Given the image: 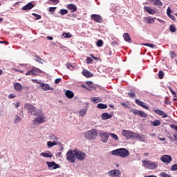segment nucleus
Here are the masks:
<instances>
[{
	"mask_svg": "<svg viewBox=\"0 0 177 177\" xmlns=\"http://www.w3.org/2000/svg\"><path fill=\"white\" fill-rule=\"evenodd\" d=\"M168 17H169L170 19H171V20H174L175 21V16L172 15L170 14V15H167Z\"/></svg>",
	"mask_w": 177,
	"mask_h": 177,
	"instance_id": "nucleus-62",
	"label": "nucleus"
},
{
	"mask_svg": "<svg viewBox=\"0 0 177 177\" xmlns=\"http://www.w3.org/2000/svg\"><path fill=\"white\" fill-rule=\"evenodd\" d=\"M153 111H154V113H156V114H158V115H161L162 111L158 109H153Z\"/></svg>",
	"mask_w": 177,
	"mask_h": 177,
	"instance_id": "nucleus-39",
	"label": "nucleus"
},
{
	"mask_svg": "<svg viewBox=\"0 0 177 177\" xmlns=\"http://www.w3.org/2000/svg\"><path fill=\"white\" fill-rule=\"evenodd\" d=\"M103 40L102 39H98L96 42V45L97 46H98V48H102V46H103Z\"/></svg>",
	"mask_w": 177,
	"mask_h": 177,
	"instance_id": "nucleus-34",
	"label": "nucleus"
},
{
	"mask_svg": "<svg viewBox=\"0 0 177 177\" xmlns=\"http://www.w3.org/2000/svg\"><path fill=\"white\" fill-rule=\"evenodd\" d=\"M159 176L160 177H171L170 175H169L168 174L165 173V172H161Z\"/></svg>",
	"mask_w": 177,
	"mask_h": 177,
	"instance_id": "nucleus-43",
	"label": "nucleus"
},
{
	"mask_svg": "<svg viewBox=\"0 0 177 177\" xmlns=\"http://www.w3.org/2000/svg\"><path fill=\"white\" fill-rule=\"evenodd\" d=\"M62 37H64V38H71L73 37V35L70 32H64L62 34Z\"/></svg>",
	"mask_w": 177,
	"mask_h": 177,
	"instance_id": "nucleus-36",
	"label": "nucleus"
},
{
	"mask_svg": "<svg viewBox=\"0 0 177 177\" xmlns=\"http://www.w3.org/2000/svg\"><path fill=\"white\" fill-rule=\"evenodd\" d=\"M51 140H57V137H56V136L52 134L50 136Z\"/></svg>",
	"mask_w": 177,
	"mask_h": 177,
	"instance_id": "nucleus-57",
	"label": "nucleus"
},
{
	"mask_svg": "<svg viewBox=\"0 0 177 177\" xmlns=\"http://www.w3.org/2000/svg\"><path fill=\"white\" fill-rule=\"evenodd\" d=\"M59 82H62L61 78H57L55 80V84H59Z\"/></svg>",
	"mask_w": 177,
	"mask_h": 177,
	"instance_id": "nucleus-60",
	"label": "nucleus"
},
{
	"mask_svg": "<svg viewBox=\"0 0 177 177\" xmlns=\"http://www.w3.org/2000/svg\"><path fill=\"white\" fill-rule=\"evenodd\" d=\"M86 84L91 88V89H96V87L93 86V83L92 82H86Z\"/></svg>",
	"mask_w": 177,
	"mask_h": 177,
	"instance_id": "nucleus-35",
	"label": "nucleus"
},
{
	"mask_svg": "<svg viewBox=\"0 0 177 177\" xmlns=\"http://www.w3.org/2000/svg\"><path fill=\"white\" fill-rule=\"evenodd\" d=\"M160 115H162V118H167V117H168V115L163 111H162V113L160 114Z\"/></svg>",
	"mask_w": 177,
	"mask_h": 177,
	"instance_id": "nucleus-56",
	"label": "nucleus"
},
{
	"mask_svg": "<svg viewBox=\"0 0 177 177\" xmlns=\"http://www.w3.org/2000/svg\"><path fill=\"white\" fill-rule=\"evenodd\" d=\"M112 156H117L118 157H122V158H126L129 156V151L125 148H120L111 151Z\"/></svg>",
	"mask_w": 177,
	"mask_h": 177,
	"instance_id": "nucleus-1",
	"label": "nucleus"
},
{
	"mask_svg": "<svg viewBox=\"0 0 177 177\" xmlns=\"http://www.w3.org/2000/svg\"><path fill=\"white\" fill-rule=\"evenodd\" d=\"M73 153H75V158L79 161H84L86 158V154L78 149L73 150Z\"/></svg>",
	"mask_w": 177,
	"mask_h": 177,
	"instance_id": "nucleus-5",
	"label": "nucleus"
},
{
	"mask_svg": "<svg viewBox=\"0 0 177 177\" xmlns=\"http://www.w3.org/2000/svg\"><path fill=\"white\" fill-rule=\"evenodd\" d=\"M169 54H170L171 59H174V57H175V52L174 51H170Z\"/></svg>",
	"mask_w": 177,
	"mask_h": 177,
	"instance_id": "nucleus-59",
	"label": "nucleus"
},
{
	"mask_svg": "<svg viewBox=\"0 0 177 177\" xmlns=\"http://www.w3.org/2000/svg\"><path fill=\"white\" fill-rule=\"evenodd\" d=\"M57 145H59V146H63V145L61 142H57L56 141H48L47 142L48 147H53V146H57Z\"/></svg>",
	"mask_w": 177,
	"mask_h": 177,
	"instance_id": "nucleus-20",
	"label": "nucleus"
},
{
	"mask_svg": "<svg viewBox=\"0 0 177 177\" xmlns=\"http://www.w3.org/2000/svg\"><path fill=\"white\" fill-rule=\"evenodd\" d=\"M132 113L136 115H139L141 118H146L147 113L143 112V111H139L138 109H133Z\"/></svg>",
	"mask_w": 177,
	"mask_h": 177,
	"instance_id": "nucleus-11",
	"label": "nucleus"
},
{
	"mask_svg": "<svg viewBox=\"0 0 177 177\" xmlns=\"http://www.w3.org/2000/svg\"><path fill=\"white\" fill-rule=\"evenodd\" d=\"M127 94L129 95V97H131V99H134V97H136L134 93H127Z\"/></svg>",
	"mask_w": 177,
	"mask_h": 177,
	"instance_id": "nucleus-49",
	"label": "nucleus"
},
{
	"mask_svg": "<svg viewBox=\"0 0 177 177\" xmlns=\"http://www.w3.org/2000/svg\"><path fill=\"white\" fill-rule=\"evenodd\" d=\"M26 75H32V71H28L26 73Z\"/></svg>",
	"mask_w": 177,
	"mask_h": 177,
	"instance_id": "nucleus-63",
	"label": "nucleus"
},
{
	"mask_svg": "<svg viewBox=\"0 0 177 177\" xmlns=\"http://www.w3.org/2000/svg\"><path fill=\"white\" fill-rule=\"evenodd\" d=\"M81 87L84 88V89H86V91H92V88H91L88 86H86L85 84H82Z\"/></svg>",
	"mask_w": 177,
	"mask_h": 177,
	"instance_id": "nucleus-45",
	"label": "nucleus"
},
{
	"mask_svg": "<svg viewBox=\"0 0 177 177\" xmlns=\"http://www.w3.org/2000/svg\"><path fill=\"white\" fill-rule=\"evenodd\" d=\"M25 107L28 109V113H30L31 115H39V111H38V109H37V108L33 105L26 103L25 104Z\"/></svg>",
	"mask_w": 177,
	"mask_h": 177,
	"instance_id": "nucleus-4",
	"label": "nucleus"
},
{
	"mask_svg": "<svg viewBox=\"0 0 177 177\" xmlns=\"http://www.w3.org/2000/svg\"><path fill=\"white\" fill-rule=\"evenodd\" d=\"M91 101L94 102V103H99V98L97 97H91Z\"/></svg>",
	"mask_w": 177,
	"mask_h": 177,
	"instance_id": "nucleus-48",
	"label": "nucleus"
},
{
	"mask_svg": "<svg viewBox=\"0 0 177 177\" xmlns=\"http://www.w3.org/2000/svg\"><path fill=\"white\" fill-rule=\"evenodd\" d=\"M56 9H57V7H50L48 8V12L53 13L56 10Z\"/></svg>",
	"mask_w": 177,
	"mask_h": 177,
	"instance_id": "nucleus-44",
	"label": "nucleus"
},
{
	"mask_svg": "<svg viewBox=\"0 0 177 177\" xmlns=\"http://www.w3.org/2000/svg\"><path fill=\"white\" fill-rule=\"evenodd\" d=\"M153 5L156 6H162V2L160 0H152Z\"/></svg>",
	"mask_w": 177,
	"mask_h": 177,
	"instance_id": "nucleus-30",
	"label": "nucleus"
},
{
	"mask_svg": "<svg viewBox=\"0 0 177 177\" xmlns=\"http://www.w3.org/2000/svg\"><path fill=\"white\" fill-rule=\"evenodd\" d=\"M136 103L138 106H140V107H143V109H145L146 110H149V106L147 105H146V104L145 102H143L142 101H140V100L136 99Z\"/></svg>",
	"mask_w": 177,
	"mask_h": 177,
	"instance_id": "nucleus-16",
	"label": "nucleus"
},
{
	"mask_svg": "<svg viewBox=\"0 0 177 177\" xmlns=\"http://www.w3.org/2000/svg\"><path fill=\"white\" fill-rule=\"evenodd\" d=\"M34 6V4L30 2L22 8V10H31Z\"/></svg>",
	"mask_w": 177,
	"mask_h": 177,
	"instance_id": "nucleus-22",
	"label": "nucleus"
},
{
	"mask_svg": "<svg viewBox=\"0 0 177 177\" xmlns=\"http://www.w3.org/2000/svg\"><path fill=\"white\" fill-rule=\"evenodd\" d=\"M142 167L148 169H156L158 167V163L151 160H143Z\"/></svg>",
	"mask_w": 177,
	"mask_h": 177,
	"instance_id": "nucleus-2",
	"label": "nucleus"
},
{
	"mask_svg": "<svg viewBox=\"0 0 177 177\" xmlns=\"http://www.w3.org/2000/svg\"><path fill=\"white\" fill-rule=\"evenodd\" d=\"M67 9L71 10V12L73 13L74 12H77V8L75 4L71 3L67 5Z\"/></svg>",
	"mask_w": 177,
	"mask_h": 177,
	"instance_id": "nucleus-17",
	"label": "nucleus"
},
{
	"mask_svg": "<svg viewBox=\"0 0 177 177\" xmlns=\"http://www.w3.org/2000/svg\"><path fill=\"white\" fill-rule=\"evenodd\" d=\"M37 59H36V62H37L38 63H41V64L44 63V59H42L41 58H39V57H37Z\"/></svg>",
	"mask_w": 177,
	"mask_h": 177,
	"instance_id": "nucleus-55",
	"label": "nucleus"
},
{
	"mask_svg": "<svg viewBox=\"0 0 177 177\" xmlns=\"http://www.w3.org/2000/svg\"><path fill=\"white\" fill-rule=\"evenodd\" d=\"M147 23H148V24H153V23H154V19H153V18H148Z\"/></svg>",
	"mask_w": 177,
	"mask_h": 177,
	"instance_id": "nucleus-51",
	"label": "nucleus"
},
{
	"mask_svg": "<svg viewBox=\"0 0 177 177\" xmlns=\"http://www.w3.org/2000/svg\"><path fill=\"white\" fill-rule=\"evenodd\" d=\"M15 97H16V95H13V94H10L8 95V98L9 99H15Z\"/></svg>",
	"mask_w": 177,
	"mask_h": 177,
	"instance_id": "nucleus-61",
	"label": "nucleus"
},
{
	"mask_svg": "<svg viewBox=\"0 0 177 177\" xmlns=\"http://www.w3.org/2000/svg\"><path fill=\"white\" fill-rule=\"evenodd\" d=\"M123 38L126 42L131 44L132 42V39H131V36L128 33L123 34Z\"/></svg>",
	"mask_w": 177,
	"mask_h": 177,
	"instance_id": "nucleus-24",
	"label": "nucleus"
},
{
	"mask_svg": "<svg viewBox=\"0 0 177 177\" xmlns=\"http://www.w3.org/2000/svg\"><path fill=\"white\" fill-rule=\"evenodd\" d=\"M20 121H21V119L20 118V117L19 115H17L15 120V124H19V122H20Z\"/></svg>",
	"mask_w": 177,
	"mask_h": 177,
	"instance_id": "nucleus-47",
	"label": "nucleus"
},
{
	"mask_svg": "<svg viewBox=\"0 0 177 177\" xmlns=\"http://www.w3.org/2000/svg\"><path fill=\"white\" fill-rule=\"evenodd\" d=\"M59 2H60V0H48L47 3H48V5H57Z\"/></svg>",
	"mask_w": 177,
	"mask_h": 177,
	"instance_id": "nucleus-32",
	"label": "nucleus"
},
{
	"mask_svg": "<svg viewBox=\"0 0 177 177\" xmlns=\"http://www.w3.org/2000/svg\"><path fill=\"white\" fill-rule=\"evenodd\" d=\"M108 175L109 176H111V177H120L121 171L118 169L110 170L109 171H108Z\"/></svg>",
	"mask_w": 177,
	"mask_h": 177,
	"instance_id": "nucleus-10",
	"label": "nucleus"
},
{
	"mask_svg": "<svg viewBox=\"0 0 177 177\" xmlns=\"http://www.w3.org/2000/svg\"><path fill=\"white\" fill-rule=\"evenodd\" d=\"M151 124L153 127H160V125H161V122L158 120H155L154 121L151 122Z\"/></svg>",
	"mask_w": 177,
	"mask_h": 177,
	"instance_id": "nucleus-31",
	"label": "nucleus"
},
{
	"mask_svg": "<svg viewBox=\"0 0 177 177\" xmlns=\"http://www.w3.org/2000/svg\"><path fill=\"white\" fill-rule=\"evenodd\" d=\"M97 137V131L96 129H92L84 133V138L88 140H95Z\"/></svg>",
	"mask_w": 177,
	"mask_h": 177,
	"instance_id": "nucleus-3",
	"label": "nucleus"
},
{
	"mask_svg": "<svg viewBox=\"0 0 177 177\" xmlns=\"http://www.w3.org/2000/svg\"><path fill=\"white\" fill-rule=\"evenodd\" d=\"M91 63H92V58H91L90 57H86V64H91Z\"/></svg>",
	"mask_w": 177,
	"mask_h": 177,
	"instance_id": "nucleus-52",
	"label": "nucleus"
},
{
	"mask_svg": "<svg viewBox=\"0 0 177 177\" xmlns=\"http://www.w3.org/2000/svg\"><path fill=\"white\" fill-rule=\"evenodd\" d=\"M144 10L145 12H147L149 15H156V10L150 8V6H145L144 7Z\"/></svg>",
	"mask_w": 177,
	"mask_h": 177,
	"instance_id": "nucleus-18",
	"label": "nucleus"
},
{
	"mask_svg": "<svg viewBox=\"0 0 177 177\" xmlns=\"http://www.w3.org/2000/svg\"><path fill=\"white\" fill-rule=\"evenodd\" d=\"M66 160L68 161V162H71L72 164H74L75 162V153L74 152V150H69L66 153Z\"/></svg>",
	"mask_w": 177,
	"mask_h": 177,
	"instance_id": "nucleus-6",
	"label": "nucleus"
},
{
	"mask_svg": "<svg viewBox=\"0 0 177 177\" xmlns=\"http://www.w3.org/2000/svg\"><path fill=\"white\" fill-rule=\"evenodd\" d=\"M32 81H35V82H37V84H39L40 88L43 90V91H54L55 88L53 87H50L49 84H46L44 82H38V80H32Z\"/></svg>",
	"mask_w": 177,
	"mask_h": 177,
	"instance_id": "nucleus-8",
	"label": "nucleus"
},
{
	"mask_svg": "<svg viewBox=\"0 0 177 177\" xmlns=\"http://www.w3.org/2000/svg\"><path fill=\"white\" fill-rule=\"evenodd\" d=\"M101 118L102 120H110V118H113V115L109 114V113H104L101 115Z\"/></svg>",
	"mask_w": 177,
	"mask_h": 177,
	"instance_id": "nucleus-23",
	"label": "nucleus"
},
{
	"mask_svg": "<svg viewBox=\"0 0 177 177\" xmlns=\"http://www.w3.org/2000/svg\"><path fill=\"white\" fill-rule=\"evenodd\" d=\"M100 136L103 143H107V141L109 140V136H110V133H107V132L100 133Z\"/></svg>",
	"mask_w": 177,
	"mask_h": 177,
	"instance_id": "nucleus-13",
	"label": "nucleus"
},
{
	"mask_svg": "<svg viewBox=\"0 0 177 177\" xmlns=\"http://www.w3.org/2000/svg\"><path fill=\"white\" fill-rule=\"evenodd\" d=\"M88 111L87 109H82L79 111V114L80 115V117H84V115H85V114H86V112Z\"/></svg>",
	"mask_w": 177,
	"mask_h": 177,
	"instance_id": "nucleus-33",
	"label": "nucleus"
},
{
	"mask_svg": "<svg viewBox=\"0 0 177 177\" xmlns=\"http://www.w3.org/2000/svg\"><path fill=\"white\" fill-rule=\"evenodd\" d=\"M171 171H177V164H174L171 166Z\"/></svg>",
	"mask_w": 177,
	"mask_h": 177,
	"instance_id": "nucleus-50",
	"label": "nucleus"
},
{
	"mask_svg": "<svg viewBox=\"0 0 177 177\" xmlns=\"http://www.w3.org/2000/svg\"><path fill=\"white\" fill-rule=\"evenodd\" d=\"M160 160L162 162L169 164L172 161V156L171 155H163L160 157Z\"/></svg>",
	"mask_w": 177,
	"mask_h": 177,
	"instance_id": "nucleus-12",
	"label": "nucleus"
},
{
	"mask_svg": "<svg viewBox=\"0 0 177 177\" xmlns=\"http://www.w3.org/2000/svg\"><path fill=\"white\" fill-rule=\"evenodd\" d=\"M134 139H137L140 142H145V138L142 136H140L139 133H136L134 135Z\"/></svg>",
	"mask_w": 177,
	"mask_h": 177,
	"instance_id": "nucleus-27",
	"label": "nucleus"
},
{
	"mask_svg": "<svg viewBox=\"0 0 177 177\" xmlns=\"http://www.w3.org/2000/svg\"><path fill=\"white\" fill-rule=\"evenodd\" d=\"M164 75H165L164 71H160L158 73V77L160 78V80H162V78H164Z\"/></svg>",
	"mask_w": 177,
	"mask_h": 177,
	"instance_id": "nucleus-41",
	"label": "nucleus"
},
{
	"mask_svg": "<svg viewBox=\"0 0 177 177\" xmlns=\"http://www.w3.org/2000/svg\"><path fill=\"white\" fill-rule=\"evenodd\" d=\"M135 134L133 131H131L130 130H122V135L124 136L127 140L128 139H133L135 140Z\"/></svg>",
	"mask_w": 177,
	"mask_h": 177,
	"instance_id": "nucleus-7",
	"label": "nucleus"
},
{
	"mask_svg": "<svg viewBox=\"0 0 177 177\" xmlns=\"http://www.w3.org/2000/svg\"><path fill=\"white\" fill-rule=\"evenodd\" d=\"M170 128H171L172 129H174L175 131H176L177 132V126L175 124H171L170 125Z\"/></svg>",
	"mask_w": 177,
	"mask_h": 177,
	"instance_id": "nucleus-58",
	"label": "nucleus"
},
{
	"mask_svg": "<svg viewBox=\"0 0 177 177\" xmlns=\"http://www.w3.org/2000/svg\"><path fill=\"white\" fill-rule=\"evenodd\" d=\"M65 95L68 99H73L74 97V93L73 91H70V90H67L65 92Z\"/></svg>",
	"mask_w": 177,
	"mask_h": 177,
	"instance_id": "nucleus-26",
	"label": "nucleus"
},
{
	"mask_svg": "<svg viewBox=\"0 0 177 177\" xmlns=\"http://www.w3.org/2000/svg\"><path fill=\"white\" fill-rule=\"evenodd\" d=\"M111 45H113V46H115L116 45H118V43H117L116 41H112Z\"/></svg>",
	"mask_w": 177,
	"mask_h": 177,
	"instance_id": "nucleus-64",
	"label": "nucleus"
},
{
	"mask_svg": "<svg viewBox=\"0 0 177 177\" xmlns=\"http://www.w3.org/2000/svg\"><path fill=\"white\" fill-rule=\"evenodd\" d=\"M91 19H93V20H95L96 23H103V18H102V16H100V15H91Z\"/></svg>",
	"mask_w": 177,
	"mask_h": 177,
	"instance_id": "nucleus-15",
	"label": "nucleus"
},
{
	"mask_svg": "<svg viewBox=\"0 0 177 177\" xmlns=\"http://www.w3.org/2000/svg\"><path fill=\"white\" fill-rule=\"evenodd\" d=\"M46 165L49 169H57V168H60V165L57 164L55 161L46 162Z\"/></svg>",
	"mask_w": 177,
	"mask_h": 177,
	"instance_id": "nucleus-14",
	"label": "nucleus"
},
{
	"mask_svg": "<svg viewBox=\"0 0 177 177\" xmlns=\"http://www.w3.org/2000/svg\"><path fill=\"white\" fill-rule=\"evenodd\" d=\"M14 88L17 92H21L23 91V85L18 82L14 84Z\"/></svg>",
	"mask_w": 177,
	"mask_h": 177,
	"instance_id": "nucleus-21",
	"label": "nucleus"
},
{
	"mask_svg": "<svg viewBox=\"0 0 177 177\" xmlns=\"http://www.w3.org/2000/svg\"><path fill=\"white\" fill-rule=\"evenodd\" d=\"M169 89L170 91V92H171L172 95H174V97H175V96H176V92H175L174 90H172V88L169 87Z\"/></svg>",
	"mask_w": 177,
	"mask_h": 177,
	"instance_id": "nucleus-54",
	"label": "nucleus"
},
{
	"mask_svg": "<svg viewBox=\"0 0 177 177\" xmlns=\"http://www.w3.org/2000/svg\"><path fill=\"white\" fill-rule=\"evenodd\" d=\"M41 157H46V158H52V153L42 152L40 153Z\"/></svg>",
	"mask_w": 177,
	"mask_h": 177,
	"instance_id": "nucleus-29",
	"label": "nucleus"
},
{
	"mask_svg": "<svg viewBox=\"0 0 177 177\" xmlns=\"http://www.w3.org/2000/svg\"><path fill=\"white\" fill-rule=\"evenodd\" d=\"M169 30L171 32H176V28L175 27V25H170Z\"/></svg>",
	"mask_w": 177,
	"mask_h": 177,
	"instance_id": "nucleus-40",
	"label": "nucleus"
},
{
	"mask_svg": "<svg viewBox=\"0 0 177 177\" xmlns=\"http://www.w3.org/2000/svg\"><path fill=\"white\" fill-rule=\"evenodd\" d=\"M97 109H100V110H105V109H107V104H103V103H99L97 105Z\"/></svg>",
	"mask_w": 177,
	"mask_h": 177,
	"instance_id": "nucleus-28",
	"label": "nucleus"
},
{
	"mask_svg": "<svg viewBox=\"0 0 177 177\" xmlns=\"http://www.w3.org/2000/svg\"><path fill=\"white\" fill-rule=\"evenodd\" d=\"M32 71V75H38V74H39V73H42V71H41L39 68L33 67L31 69Z\"/></svg>",
	"mask_w": 177,
	"mask_h": 177,
	"instance_id": "nucleus-25",
	"label": "nucleus"
},
{
	"mask_svg": "<svg viewBox=\"0 0 177 177\" xmlns=\"http://www.w3.org/2000/svg\"><path fill=\"white\" fill-rule=\"evenodd\" d=\"M32 16H34L35 17V20H40V19L42 18V17L40 15L36 13H32Z\"/></svg>",
	"mask_w": 177,
	"mask_h": 177,
	"instance_id": "nucleus-38",
	"label": "nucleus"
},
{
	"mask_svg": "<svg viewBox=\"0 0 177 177\" xmlns=\"http://www.w3.org/2000/svg\"><path fill=\"white\" fill-rule=\"evenodd\" d=\"M45 116L44 115H37V117L35 118L33 120V123L35 125H38L41 124H44L45 122Z\"/></svg>",
	"mask_w": 177,
	"mask_h": 177,
	"instance_id": "nucleus-9",
	"label": "nucleus"
},
{
	"mask_svg": "<svg viewBox=\"0 0 177 177\" xmlns=\"http://www.w3.org/2000/svg\"><path fill=\"white\" fill-rule=\"evenodd\" d=\"M59 13L62 15V16H64V15H67V13H68V10L66 9H61L59 10Z\"/></svg>",
	"mask_w": 177,
	"mask_h": 177,
	"instance_id": "nucleus-37",
	"label": "nucleus"
},
{
	"mask_svg": "<svg viewBox=\"0 0 177 177\" xmlns=\"http://www.w3.org/2000/svg\"><path fill=\"white\" fill-rule=\"evenodd\" d=\"M143 45L145 46H149V48H156V46L154 44H153L147 43V44H143Z\"/></svg>",
	"mask_w": 177,
	"mask_h": 177,
	"instance_id": "nucleus-46",
	"label": "nucleus"
},
{
	"mask_svg": "<svg viewBox=\"0 0 177 177\" xmlns=\"http://www.w3.org/2000/svg\"><path fill=\"white\" fill-rule=\"evenodd\" d=\"M82 74L86 78H91V77H93V73L86 69L83 70Z\"/></svg>",
	"mask_w": 177,
	"mask_h": 177,
	"instance_id": "nucleus-19",
	"label": "nucleus"
},
{
	"mask_svg": "<svg viewBox=\"0 0 177 177\" xmlns=\"http://www.w3.org/2000/svg\"><path fill=\"white\" fill-rule=\"evenodd\" d=\"M109 136H111L115 140H118V136L113 133H109Z\"/></svg>",
	"mask_w": 177,
	"mask_h": 177,
	"instance_id": "nucleus-42",
	"label": "nucleus"
},
{
	"mask_svg": "<svg viewBox=\"0 0 177 177\" xmlns=\"http://www.w3.org/2000/svg\"><path fill=\"white\" fill-rule=\"evenodd\" d=\"M172 13V10L169 7L167 8V16H169Z\"/></svg>",
	"mask_w": 177,
	"mask_h": 177,
	"instance_id": "nucleus-53",
	"label": "nucleus"
}]
</instances>
